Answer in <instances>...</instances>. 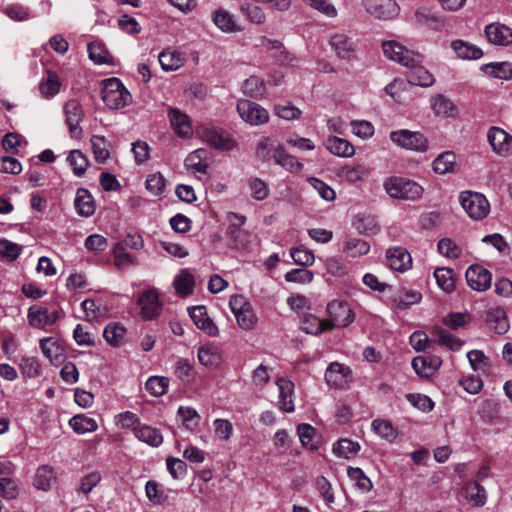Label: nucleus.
Listing matches in <instances>:
<instances>
[{
  "instance_id": "1",
  "label": "nucleus",
  "mask_w": 512,
  "mask_h": 512,
  "mask_svg": "<svg viewBox=\"0 0 512 512\" xmlns=\"http://www.w3.org/2000/svg\"><path fill=\"white\" fill-rule=\"evenodd\" d=\"M386 193L395 199L415 201L423 194V188L413 180L392 176L384 181Z\"/></svg>"
},
{
  "instance_id": "2",
  "label": "nucleus",
  "mask_w": 512,
  "mask_h": 512,
  "mask_svg": "<svg viewBox=\"0 0 512 512\" xmlns=\"http://www.w3.org/2000/svg\"><path fill=\"white\" fill-rule=\"evenodd\" d=\"M102 100L112 110H119L132 102V96L118 78L103 81Z\"/></svg>"
},
{
  "instance_id": "3",
  "label": "nucleus",
  "mask_w": 512,
  "mask_h": 512,
  "mask_svg": "<svg viewBox=\"0 0 512 512\" xmlns=\"http://www.w3.org/2000/svg\"><path fill=\"white\" fill-rule=\"evenodd\" d=\"M459 202L466 214L474 221L483 220L490 213V203L482 193L471 190L461 191Z\"/></svg>"
},
{
  "instance_id": "4",
  "label": "nucleus",
  "mask_w": 512,
  "mask_h": 512,
  "mask_svg": "<svg viewBox=\"0 0 512 512\" xmlns=\"http://www.w3.org/2000/svg\"><path fill=\"white\" fill-rule=\"evenodd\" d=\"M390 139L395 145L411 151L424 152L428 148V140L417 131L407 129L392 131Z\"/></svg>"
},
{
  "instance_id": "5",
  "label": "nucleus",
  "mask_w": 512,
  "mask_h": 512,
  "mask_svg": "<svg viewBox=\"0 0 512 512\" xmlns=\"http://www.w3.org/2000/svg\"><path fill=\"white\" fill-rule=\"evenodd\" d=\"M229 306L242 329H252L257 321L251 304L242 295H233L229 300Z\"/></svg>"
},
{
  "instance_id": "6",
  "label": "nucleus",
  "mask_w": 512,
  "mask_h": 512,
  "mask_svg": "<svg viewBox=\"0 0 512 512\" xmlns=\"http://www.w3.org/2000/svg\"><path fill=\"white\" fill-rule=\"evenodd\" d=\"M384 55L403 66H414L421 62V55L414 53L404 47L401 43L395 40L384 41L382 43Z\"/></svg>"
},
{
  "instance_id": "7",
  "label": "nucleus",
  "mask_w": 512,
  "mask_h": 512,
  "mask_svg": "<svg viewBox=\"0 0 512 512\" xmlns=\"http://www.w3.org/2000/svg\"><path fill=\"white\" fill-rule=\"evenodd\" d=\"M237 112L244 122L252 126L263 125L269 120V113L264 107L247 99L238 101Z\"/></svg>"
},
{
  "instance_id": "8",
  "label": "nucleus",
  "mask_w": 512,
  "mask_h": 512,
  "mask_svg": "<svg viewBox=\"0 0 512 512\" xmlns=\"http://www.w3.org/2000/svg\"><path fill=\"white\" fill-rule=\"evenodd\" d=\"M197 133L203 141L211 147L220 150H231L235 146V141L229 137L223 130L212 127L202 126L198 128Z\"/></svg>"
},
{
  "instance_id": "9",
  "label": "nucleus",
  "mask_w": 512,
  "mask_h": 512,
  "mask_svg": "<svg viewBox=\"0 0 512 512\" xmlns=\"http://www.w3.org/2000/svg\"><path fill=\"white\" fill-rule=\"evenodd\" d=\"M329 319L327 325L334 327H347L354 320V314L349 305L343 301L334 300L327 306Z\"/></svg>"
},
{
  "instance_id": "10",
  "label": "nucleus",
  "mask_w": 512,
  "mask_h": 512,
  "mask_svg": "<svg viewBox=\"0 0 512 512\" xmlns=\"http://www.w3.org/2000/svg\"><path fill=\"white\" fill-rule=\"evenodd\" d=\"M366 11L380 20H390L398 16L400 7L395 0H363Z\"/></svg>"
},
{
  "instance_id": "11",
  "label": "nucleus",
  "mask_w": 512,
  "mask_h": 512,
  "mask_svg": "<svg viewBox=\"0 0 512 512\" xmlns=\"http://www.w3.org/2000/svg\"><path fill=\"white\" fill-rule=\"evenodd\" d=\"M137 305L140 310V315L144 320H152L156 318L159 316L162 309L159 293L154 288L144 291L140 295Z\"/></svg>"
},
{
  "instance_id": "12",
  "label": "nucleus",
  "mask_w": 512,
  "mask_h": 512,
  "mask_svg": "<svg viewBox=\"0 0 512 512\" xmlns=\"http://www.w3.org/2000/svg\"><path fill=\"white\" fill-rule=\"evenodd\" d=\"M256 154L263 160H284L288 157L285 146L275 137H263L257 145Z\"/></svg>"
},
{
  "instance_id": "13",
  "label": "nucleus",
  "mask_w": 512,
  "mask_h": 512,
  "mask_svg": "<svg viewBox=\"0 0 512 512\" xmlns=\"http://www.w3.org/2000/svg\"><path fill=\"white\" fill-rule=\"evenodd\" d=\"M28 323L38 329H42L47 325L54 324L58 319L57 311H49L48 308L33 305L28 309L27 314Z\"/></svg>"
},
{
  "instance_id": "14",
  "label": "nucleus",
  "mask_w": 512,
  "mask_h": 512,
  "mask_svg": "<svg viewBox=\"0 0 512 512\" xmlns=\"http://www.w3.org/2000/svg\"><path fill=\"white\" fill-rule=\"evenodd\" d=\"M351 373L348 366L339 362H332L326 369L325 381L331 387L343 388L347 385Z\"/></svg>"
},
{
  "instance_id": "15",
  "label": "nucleus",
  "mask_w": 512,
  "mask_h": 512,
  "mask_svg": "<svg viewBox=\"0 0 512 512\" xmlns=\"http://www.w3.org/2000/svg\"><path fill=\"white\" fill-rule=\"evenodd\" d=\"M386 259L389 267L397 272H405L412 266L410 253L401 246L389 248L386 252Z\"/></svg>"
},
{
  "instance_id": "16",
  "label": "nucleus",
  "mask_w": 512,
  "mask_h": 512,
  "mask_svg": "<svg viewBox=\"0 0 512 512\" xmlns=\"http://www.w3.org/2000/svg\"><path fill=\"white\" fill-rule=\"evenodd\" d=\"M329 43L341 59L350 60L356 55V44L345 33H335L331 36Z\"/></svg>"
},
{
  "instance_id": "17",
  "label": "nucleus",
  "mask_w": 512,
  "mask_h": 512,
  "mask_svg": "<svg viewBox=\"0 0 512 512\" xmlns=\"http://www.w3.org/2000/svg\"><path fill=\"white\" fill-rule=\"evenodd\" d=\"M491 273L478 265L470 266L466 271L467 284L476 291H485L491 285Z\"/></svg>"
},
{
  "instance_id": "18",
  "label": "nucleus",
  "mask_w": 512,
  "mask_h": 512,
  "mask_svg": "<svg viewBox=\"0 0 512 512\" xmlns=\"http://www.w3.org/2000/svg\"><path fill=\"white\" fill-rule=\"evenodd\" d=\"M487 138L493 150L500 155H505L512 149V136L499 127H491Z\"/></svg>"
},
{
  "instance_id": "19",
  "label": "nucleus",
  "mask_w": 512,
  "mask_h": 512,
  "mask_svg": "<svg viewBox=\"0 0 512 512\" xmlns=\"http://www.w3.org/2000/svg\"><path fill=\"white\" fill-rule=\"evenodd\" d=\"M189 315L194 324L207 335L215 337L219 334L218 327L207 315L205 306H195L189 310Z\"/></svg>"
},
{
  "instance_id": "20",
  "label": "nucleus",
  "mask_w": 512,
  "mask_h": 512,
  "mask_svg": "<svg viewBox=\"0 0 512 512\" xmlns=\"http://www.w3.org/2000/svg\"><path fill=\"white\" fill-rule=\"evenodd\" d=\"M485 35L494 45L507 46L512 43V29L500 23L487 25Z\"/></svg>"
},
{
  "instance_id": "21",
  "label": "nucleus",
  "mask_w": 512,
  "mask_h": 512,
  "mask_svg": "<svg viewBox=\"0 0 512 512\" xmlns=\"http://www.w3.org/2000/svg\"><path fill=\"white\" fill-rule=\"evenodd\" d=\"M66 123L69 127L71 136L77 137L81 133L79 123L83 117V110L80 103L77 100H69L65 106Z\"/></svg>"
},
{
  "instance_id": "22",
  "label": "nucleus",
  "mask_w": 512,
  "mask_h": 512,
  "mask_svg": "<svg viewBox=\"0 0 512 512\" xmlns=\"http://www.w3.org/2000/svg\"><path fill=\"white\" fill-rule=\"evenodd\" d=\"M261 45L266 47L269 50L275 51V53L273 54V57L278 64L285 65V66H289V65L294 66L296 64V62H297L296 57L293 54H291L289 51H287L280 41L262 37Z\"/></svg>"
},
{
  "instance_id": "23",
  "label": "nucleus",
  "mask_w": 512,
  "mask_h": 512,
  "mask_svg": "<svg viewBox=\"0 0 512 512\" xmlns=\"http://www.w3.org/2000/svg\"><path fill=\"white\" fill-rule=\"evenodd\" d=\"M486 323L497 334H505L509 329L506 311L502 307L487 310Z\"/></svg>"
},
{
  "instance_id": "24",
  "label": "nucleus",
  "mask_w": 512,
  "mask_h": 512,
  "mask_svg": "<svg viewBox=\"0 0 512 512\" xmlns=\"http://www.w3.org/2000/svg\"><path fill=\"white\" fill-rule=\"evenodd\" d=\"M168 117L175 133L179 137H188L192 134V126L189 117L177 108H170Z\"/></svg>"
},
{
  "instance_id": "25",
  "label": "nucleus",
  "mask_w": 512,
  "mask_h": 512,
  "mask_svg": "<svg viewBox=\"0 0 512 512\" xmlns=\"http://www.w3.org/2000/svg\"><path fill=\"white\" fill-rule=\"evenodd\" d=\"M133 434L139 441L152 447H158L163 443L160 430L146 424H137L133 427Z\"/></svg>"
},
{
  "instance_id": "26",
  "label": "nucleus",
  "mask_w": 512,
  "mask_h": 512,
  "mask_svg": "<svg viewBox=\"0 0 512 512\" xmlns=\"http://www.w3.org/2000/svg\"><path fill=\"white\" fill-rule=\"evenodd\" d=\"M279 389L278 406L284 412L294 411V402L292 399L294 384L286 379L279 378L276 382Z\"/></svg>"
},
{
  "instance_id": "27",
  "label": "nucleus",
  "mask_w": 512,
  "mask_h": 512,
  "mask_svg": "<svg viewBox=\"0 0 512 512\" xmlns=\"http://www.w3.org/2000/svg\"><path fill=\"white\" fill-rule=\"evenodd\" d=\"M161 68L166 71H176L182 67L186 61L184 55L174 49H164L158 56Z\"/></svg>"
},
{
  "instance_id": "28",
  "label": "nucleus",
  "mask_w": 512,
  "mask_h": 512,
  "mask_svg": "<svg viewBox=\"0 0 512 512\" xmlns=\"http://www.w3.org/2000/svg\"><path fill=\"white\" fill-rule=\"evenodd\" d=\"M431 108L436 116L442 118H454L459 113L458 108L453 101L442 94H438L433 98Z\"/></svg>"
},
{
  "instance_id": "29",
  "label": "nucleus",
  "mask_w": 512,
  "mask_h": 512,
  "mask_svg": "<svg viewBox=\"0 0 512 512\" xmlns=\"http://www.w3.org/2000/svg\"><path fill=\"white\" fill-rule=\"evenodd\" d=\"M325 146L331 154L337 157L349 158L355 153L354 146L347 139L336 136L329 137L325 141Z\"/></svg>"
},
{
  "instance_id": "30",
  "label": "nucleus",
  "mask_w": 512,
  "mask_h": 512,
  "mask_svg": "<svg viewBox=\"0 0 512 512\" xmlns=\"http://www.w3.org/2000/svg\"><path fill=\"white\" fill-rule=\"evenodd\" d=\"M432 341L453 351L460 350L464 344L462 340L439 326L432 330Z\"/></svg>"
},
{
  "instance_id": "31",
  "label": "nucleus",
  "mask_w": 512,
  "mask_h": 512,
  "mask_svg": "<svg viewBox=\"0 0 512 512\" xmlns=\"http://www.w3.org/2000/svg\"><path fill=\"white\" fill-rule=\"evenodd\" d=\"M40 347L43 354L50 360L52 364L59 363L64 356V347L62 343L52 337L40 340Z\"/></svg>"
},
{
  "instance_id": "32",
  "label": "nucleus",
  "mask_w": 512,
  "mask_h": 512,
  "mask_svg": "<svg viewBox=\"0 0 512 512\" xmlns=\"http://www.w3.org/2000/svg\"><path fill=\"white\" fill-rule=\"evenodd\" d=\"M194 285V276L188 269L180 270L173 280L176 294L181 297L190 295L193 292Z\"/></svg>"
},
{
  "instance_id": "33",
  "label": "nucleus",
  "mask_w": 512,
  "mask_h": 512,
  "mask_svg": "<svg viewBox=\"0 0 512 512\" xmlns=\"http://www.w3.org/2000/svg\"><path fill=\"white\" fill-rule=\"evenodd\" d=\"M74 205L80 216L89 217L95 212L93 197L85 188L77 190Z\"/></svg>"
},
{
  "instance_id": "34",
  "label": "nucleus",
  "mask_w": 512,
  "mask_h": 512,
  "mask_svg": "<svg viewBox=\"0 0 512 512\" xmlns=\"http://www.w3.org/2000/svg\"><path fill=\"white\" fill-rule=\"evenodd\" d=\"M302 331L311 335H319L324 331L332 330L331 325H327L326 320H321L313 314H305L300 320Z\"/></svg>"
},
{
  "instance_id": "35",
  "label": "nucleus",
  "mask_w": 512,
  "mask_h": 512,
  "mask_svg": "<svg viewBox=\"0 0 512 512\" xmlns=\"http://www.w3.org/2000/svg\"><path fill=\"white\" fill-rule=\"evenodd\" d=\"M213 22L224 33H233L242 30L236 23L234 16L224 9H218L214 12Z\"/></svg>"
},
{
  "instance_id": "36",
  "label": "nucleus",
  "mask_w": 512,
  "mask_h": 512,
  "mask_svg": "<svg viewBox=\"0 0 512 512\" xmlns=\"http://www.w3.org/2000/svg\"><path fill=\"white\" fill-rule=\"evenodd\" d=\"M441 363V359L437 356L428 358L418 356L412 360V367L419 376L428 377L441 365Z\"/></svg>"
},
{
  "instance_id": "37",
  "label": "nucleus",
  "mask_w": 512,
  "mask_h": 512,
  "mask_svg": "<svg viewBox=\"0 0 512 512\" xmlns=\"http://www.w3.org/2000/svg\"><path fill=\"white\" fill-rule=\"evenodd\" d=\"M422 298L420 292L415 290H399L392 297V305L400 310H405L411 305L418 303Z\"/></svg>"
},
{
  "instance_id": "38",
  "label": "nucleus",
  "mask_w": 512,
  "mask_h": 512,
  "mask_svg": "<svg viewBox=\"0 0 512 512\" xmlns=\"http://www.w3.org/2000/svg\"><path fill=\"white\" fill-rule=\"evenodd\" d=\"M368 175V170L357 162L346 163L338 171L341 180L356 182Z\"/></svg>"
},
{
  "instance_id": "39",
  "label": "nucleus",
  "mask_w": 512,
  "mask_h": 512,
  "mask_svg": "<svg viewBox=\"0 0 512 512\" xmlns=\"http://www.w3.org/2000/svg\"><path fill=\"white\" fill-rule=\"evenodd\" d=\"M198 361L206 367L218 366L221 362L220 349L214 344H207L198 349Z\"/></svg>"
},
{
  "instance_id": "40",
  "label": "nucleus",
  "mask_w": 512,
  "mask_h": 512,
  "mask_svg": "<svg viewBox=\"0 0 512 512\" xmlns=\"http://www.w3.org/2000/svg\"><path fill=\"white\" fill-rule=\"evenodd\" d=\"M419 64L420 63H417L414 66H409L411 71L407 75L408 82L412 85L429 87L434 83L435 79L428 70Z\"/></svg>"
},
{
  "instance_id": "41",
  "label": "nucleus",
  "mask_w": 512,
  "mask_h": 512,
  "mask_svg": "<svg viewBox=\"0 0 512 512\" xmlns=\"http://www.w3.org/2000/svg\"><path fill=\"white\" fill-rule=\"evenodd\" d=\"M226 235L232 248L237 250H247L252 243V234L244 229H227Z\"/></svg>"
},
{
  "instance_id": "42",
  "label": "nucleus",
  "mask_w": 512,
  "mask_h": 512,
  "mask_svg": "<svg viewBox=\"0 0 512 512\" xmlns=\"http://www.w3.org/2000/svg\"><path fill=\"white\" fill-rule=\"evenodd\" d=\"M125 335V327L117 322L109 323L103 331V337L107 343L113 347L122 345L125 340Z\"/></svg>"
},
{
  "instance_id": "43",
  "label": "nucleus",
  "mask_w": 512,
  "mask_h": 512,
  "mask_svg": "<svg viewBox=\"0 0 512 512\" xmlns=\"http://www.w3.org/2000/svg\"><path fill=\"white\" fill-rule=\"evenodd\" d=\"M61 87L59 76L53 71H47L46 78L39 83L41 95L47 99L54 97Z\"/></svg>"
},
{
  "instance_id": "44",
  "label": "nucleus",
  "mask_w": 512,
  "mask_h": 512,
  "mask_svg": "<svg viewBox=\"0 0 512 512\" xmlns=\"http://www.w3.org/2000/svg\"><path fill=\"white\" fill-rule=\"evenodd\" d=\"M451 46L457 56L462 59H479L483 55V52L480 48L463 40H454Z\"/></svg>"
},
{
  "instance_id": "45",
  "label": "nucleus",
  "mask_w": 512,
  "mask_h": 512,
  "mask_svg": "<svg viewBox=\"0 0 512 512\" xmlns=\"http://www.w3.org/2000/svg\"><path fill=\"white\" fill-rule=\"evenodd\" d=\"M360 448L361 446L358 442L344 438L338 440L333 445L332 451L338 457L350 459L359 452Z\"/></svg>"
},
{
  "instance_id": "46",
  "label": "nucleus",
  "mask_w": 512,
  "mask_h": 512,
  "mask_svg": "<svg viewBox=\"0 0 512 512\" xmlns=\"http://www.w3.org/2000/svg\"><path fill=\"white\" fill-rule=\"evenodd\" d=\"M69 424L78 434L94 432L98 428L96 421L93 418L85 415H76L72 417L69 421Z\"/></svg>"
},
{
  "instance_id": "47",
  "label": "nucleus",
  "mask_w": 512,
  "mask_h": 512,
  "mask_svg": "<svg viewBox=\"0 0 512 512\" xmlns=\"http://www.w3.org/2000/svg\"><path fill=\"white\" fill-rule=\"evenodd\" d=\"M347 475L349 479L354 482L355 486L363 491L370 492L373 489L372 481L365 475L363 470L359 467H348Z\"/></svg>"
},
{
  "instance_id": "48",
  "label": "nucleus",
  "mask_w": 512,
  "mask_h": 512,
  "mask_svg": "<svg viewBox=\"0 0 512 512\" xmlns=\"http://www.w3.org/2000/svg\"><path fill=\"white\" fill-rule=\"evenodd\" d=\"M484 71L494 78L501 80L512 79V64L509 62L489 63L484 66Z\"/></svg>"
},
{
  "instance_id": "49",
  "label": "nucleus",
  "mask_w": 512,
  "mask_h": 512,
  "mask_svg": "<svg viewBox=\"0 0 512 512\" xmlns=\"http://www.w3.org/2000/svg\"><path fill=\"white\" fill-rule=\"evenodd\" d=\"M434 277L437 285L445 292H451L455 288V276L449 268H437L434 271Z\"/></svg>"
},
{
  "instance_id": "50",
  "label": "nucleus",
  "mask_w": 512,
  "mask_h": 512,
  "mask_svg": "<svg viewBox=\"0 0 512 512\" xmlns=\"http://www.w3.org/2000/svg\"><path fill=\"white\" fill-rule=\"evenodd\" d=\"M113 257L114 265L118 269H125L138 264L136 257L128 253L127 250L123 249L121 245L114 246Z\"/></svg>"
},
{
  "instance_id": "51",
  "label": "nucleus",
  "mask_w": 512,
  "mask_h": 512,
  "mask_svg": "<svg viewBox=\"0 0 512 512\" xmlns=\"http://www.w3.org/2000/svg\"><path fill=\"white\" fill-rule=\"evenodd\" d=\"M372 429L380 437L392 442L397 437V431L393 427L392 423L384 419H375L372 421Z\"/></svg>"
},
{
  "instance_id": "52",
  "label": "nucleus",
  "mask_w": 512,
  "mask_h": 512,
  "mask_svg": "<svg viewBox=\"0 0 512 512\" xmlns=\"http://www.w3.org/2000/svg\"><path fill=\"white\" fill-rule=\"evenodd\" d=\"M467 498L477 507H481L486 502L485 488L478 482H470L466 485Z\"/></svg>"
},
{
  "instance_id": "53",
  "label": "nucleus",
  "mask_w": 512,
  "mask_h": 512,
  "mask_svg": "<svg viewBox=\"0 0 512 512\" xmlns=\"http://www.w3.org/2000/svg\"><path fill=\"white\" fill-rule=\"evenodd\" d=\"M88 53L89 58L94 61L96 64H105L109 63L111 59V55L108 50L105 48L104 44L100 42H92L88 44Z\"/></svg>"
},
{
  "instance_id": "54",
  "label": "nucleus",
  "mask_w": 512,
  "mask_h": 512,
  "mask_svg": "<svg viewBox=\"0 0 512 512\" xmlns=\"http://www.w3.org/2000/svg\"><path fill=\"white\" fill-rule=\"evenodd\" d=\"M370 246L362 239H349L345 242L343 251L350 257H359L369 252Z\"/></svg>"
},
{
  "instance_id": "55",
  "label": "nucleus",
  "mask_w": 512,
  "mask_h": 512,
  "mask_svg": "<svg viewBox=\"0 0 512 512\" xmlns=\"http://www.w3.org/2000/svg\"><path fill=\"white\" fill-rule=\"evenodd\" d=\"M290 255L296 265L303 267L312 266L315 261L313 252L303 246L292 248Z\"/></svg>"
},
{
  "instance_id": "56",
  "label": "nucleus",
  "mask_w": 512,
  "mask_h": 512,
  "mask_svg": "<svg viewBox=\"0 0 512 512\" xmlns=\"http://www.w3.org/2000/svg\"><path fill=\"white\" fill-rule=\"evenodd\" d=\"M274 113L279 118L287 121L297 120L302 115V111L290 102H286L284 104H276L274 106Z\"/></svg>"
},
{
  "instance_id": "57",
  "label": "nucleus",
  "mask_w": 512,
  "mask_h": 512,
  "mask_svg": "<svg viewBox=\"0 0 512 512\" xmlns=\"http://www.w3.org/2000/svg\"><path fill=\"white\" fill-rule=\"evenodd\" d=\"M169 379L163 376L150 377L145 386L146 389L154 396H162L167 392Z\"/></svg>"
},
{
  "instance_id": "58",
  "label": "nucleus",
  "mask_w": 512,
  "mask_h": 512,
  "mask_svg": "<svg viewBox=\"0 0 512 512\" xmlns=\"http://www.w3.org/2000/svg\"><path fill=\"white\" fill-rule=\"evenodd\" d=\"M53 478V470L48 466H41L37 469L34 485L37 489L47 491L51 486V480Z\"/></svg>"
},
{
  "instance_id": "59",
  "label": "nucleus",
  "mask_w": 512,
  "mask_h": 512,
  "mask_svg": "<svg viewBox=\"0 0 512 512\" xmlns=\"http://www.w3.org/2000/svg\"><path fill=\"white\" fill-rule=\"evenodd\" d=\"M437 249L440 254L450 259H457L462 254V249L449 238L441 239L437 244Z\"/></svg>"
},
{
  "instance_id": "60",
  "label": "nucleus",
  "mask_w": 512,
  "mask_h": 512,
  "mask_svg": "<svg viewBox=\"0 0 512 512\" xmlns=\"http://www.w3.org/2000/svg\"><path fill=\"white\" fill-rule=\"evenodd\" d=\"M25 139L16 133H7L2 139V145L6 152L11 154H19V149L25 146Z\"/></svg>"
},
{
  "instance_id": "61",
  "label": "nucleus",
  "mask_w": 512,
  "mask_h": 512,
  "mask_svg": "<svg viewBox=\"0 0 512 512\" xmlns=\"http://www.w3.org/2000/svg\"><path fill=\"white\" fill-rule=\"evenodd\" d=\"M284 278L287 282L308 284L312 282L314 275L313 272L305 268H295L288 271Z\"/></svg>"
},
{
  "instance_id": "62",
  "label": "nucleus",
  "mask_w": 512,
  "mask_h": 512,
  "mask_svg": "<svg viewBox=\"0 0 512 512\" xmlns=\"http://www.w3.org/2000/svg\"><path fill=\"white\" fill-rule=\"evenodd\" d=\"M22 247L7 239L0 238V257L15 261L21 254Z\"/></svg>"
},
{
  "instance_id": "63",
  "label": "nucleus",
  "mask_w": 512,
  "mask_h": 512,
  "mask_svg": "<svg viewBox=\"0 0 512 512\" xmlns=\"http://www.w3.org/2000/svg\"><path fill=\"white\" fill-rule=\"evenodd\" d=\"M244 93L254 97H262L265 93L264 83L256 76H250L243 84Z\"/></svg>"
},
{
  "instance_id": "64",
  "label": "nucleus",
  "mask_w": 512,
  "mask_h": 512,
  "mask_svg": "<svg viewBox=\"0 0 512 512\" xmlns=\"http://www.w3.org/2000/svg\"><path fill=\"white\" fill-rule=\"evenodd\" d=\"M177 414L187 429L193 430L198 425L200 416L194 408L180 406Z\"/></svg>"
}]
</instances>
